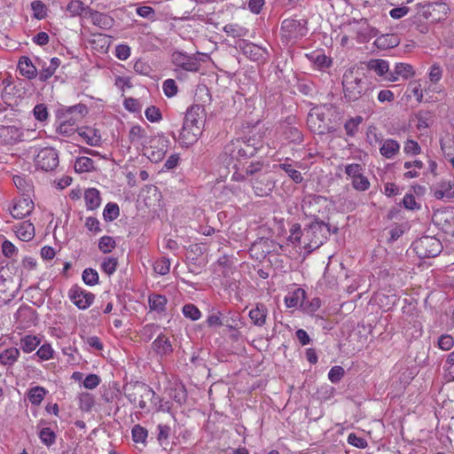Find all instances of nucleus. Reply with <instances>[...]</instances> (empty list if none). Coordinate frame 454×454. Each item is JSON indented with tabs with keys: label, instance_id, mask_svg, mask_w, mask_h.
Segmentation results:
<instances>
[{
	"label": "nucleus",
	"instance_id": "1",
	"mask_svg": "<svg viewBox=\"0 0 454 454\" xmlns=\"http://www.w3.org/2000/svg\"><path fill=\"white\" fill-rule=\"evenodd\" d=\"M342 85L346 98L349 100L357 99L366 89L364 73L358 67H350L343 74Z\"/></svg>",
	"mask_w": 454,
	"mask_h": 454
},
{
	"label": "nucleus",
	"instance_id": "2",
	"mask_svg": "<svg viewBox=\"0 0 454 454\" xmlns=\"http://www.w3.org/2000/svg\"><path fill=\"white\" fill-rule=\"evenodd\" d=\"M125 395L131 403H137L141 410L147 408V401L156 404L160 397L151 387L145 383L136 382L124 388Z\"/></svg>",
	"mask_w": 454,
	"mask_h": 454
},
{
	"label": "nucleus",
	"instance_id": "3",
	"mask_svg": "<svg viewBox=\"0 0 454 454\" xmlns=\"http://www.w3.org/2000/svg\"><path fill=\"white\" fill-rule=\"evenodd\" d=\"M206 122V115H184L180 132L181 143L186 146L193 145L200 137Z\"/></svg>",
	"mask_w": 454,
	"mask_h": 454
},
{
	"label": "nucleus",
	"instance_id": "4",
	"mask_svg": "<svg viewBox=\"0 0 454 454\" xmlns=\"http://www.w3.org/2000/svg\"><path fill=\"white\" fill-rule=\"evenodd\" d=\"M257 149L250 138H237L224 146L223 153L230 157L228 164H231L233 160L241 161L254 156Z\"/></svg>",
	"mask_w": 454,
	"mask_h": 454
},
{
	"label": "nucleus",
	"instance_id": "5",
	"mask_svg": "<svg viewBox=\"0 0 454 454\" xmlns=\"http://www.w3.org/2000/svg\"><path fill=\"white\" fill-rule=\"evenodd\" d=\"M331 234V225L316 218L307 228L304 229V236L309 243L304 247L314 250L321 247Z\"/></svg>",
	"mask_w": 454,
	"mask_h": 454
},
{
	"label": "nucleus",
	"instance_id": "6",
	"mask_svg": "<svg viewBox=\"0 0 454 454\" xmlns=\"http://www.w3.org/2000/svg\"><path fill=\"white\" fill-rule=\"evenodd\" d=\"M412 247L418 257L432 258L437 256L442 250L441 241L435 237L423 236L412 243Z\"/></svg>",
	"mask_w": 454,
	"mask_h": 454
},
{
	"label": "nucleus",
	"instance_id": "7",
	"mask_svg": "<svg viewBox=\"0 0 454 454\" xmlns=\"http://www.w3.org/2000/svg\"><path fill=\"white\" fill-rule=\"evenodd\" d=\"M306 20L286 19L282 22L281 35L287 42L297 40L306 35Z\"/></svg>",
	"mask_w": 454,
	"mask_h": 454
},
{
	"label": "nucleus",
	"instance_id": "8",
	"mask_svg": "<svg viewBox=\"0 0 454 454\" xmlns=\"http://www.w3.org/2000/svg\"><path fill=\"white\" fill-rule=\"evenodd\" d=\"M450 12L448 4H424L418 5V14L433 21H440L446 19Z\"/></svg>",
	"mask_w": 454,
	"mask_h": 454
},
{
	"label": "nucleus",
	"instance_id": "9",
	"mask_svg": "<svg viewBox=\"0 0 454 454\" xmlns=\"http://www.w3.org/2000/svg\"><path fill=\"white\" fill-rule=\"evenodd\" d=\"M35 162L42 170L51 171L59 165V154L54 148L44 147L37 153Z\"/></svg>",
	"mask_w": 454,
	"mask_h": 454
},
{
	"label": "nucleus",
	"instance_id": "10",
	"mask_svg": "<svg viewBox=\"0 0 454 454\" xmlns=\"http://www.w3.org/2000/svg\"><path fill=\"white\" fill-rule=\"evenodd\" d=\"M68 297L71 301L79 309H86L94 302V294L86 291L78 285H74L68 291Z\"/></svg>",
	"mask_w": 454,
	"mask_h": 454
},
{
	"label": "nucleus",
	"instance_id": "11",
	"mask_svg": "<svg viewBox=\"0 0 454 454\" xmlns=\"http://www.w3.org/2000/svg\"><path fill=\"white\" fill-rule=\"evenodd\" d=\"M345 173L352 178V186L359 192L367 191L370 187L368 178L363 175V167L358 163L348 164L345 167Z\"/></svg>",
	"mask_w": 454,
	"mask_h": 454
},
{
	"label": "nucleus",
	"instance_id": "12",
	"mask_svg": "<svg viewBox=\"0 0 454 454\" xmlns=\"http://www.w3.org/2000/svg\"><path fill=\"white\" fill-rule=\"evenodd\" d=\"M172 61L176 67L190 72H197L200 66L196 58L178 51L173 53Z\"/></svg>",
	"mask_w": 454,
	"mask_h": 454
},
{
	"label": "nucleus",
	"instance_id": "13",
	"mask_svg": "<svg viewBox=\"0 0 454 454\" xmlns=\"http://www.w3.org/2000/svg\"><path fill=\"white\" fill-rule=\"evenodd\" d=\"M34 209V202L29 197L19 199L12 207L11 214L14 218L21 219L30 215Z\"/></svg>",
	"mask_w": 454,
	"mask_h": 454
},
{
	"label": "nucleus",
	"instance_id": "14",
	"mask_svg": "<svg viewBox=\"0 0 454 454\" xmlns=\"http://www.w3.org/2000/svg\"><path fill=\"white\" fill-rule=\"evenodd\" d=\"M273 187L274 183L266 173L260 174L253 181V188L258 196L269 194Z\"/></svg>",
	"mask_w": 454,
	"mask_h": 454
},
{
	"label": "nucleus",
	"instance_id": "15",
	"mask_svg": "<svg viewBox=\"0 0 454 454\" xmlns=\"http://www.w3.org/2000/svg\"><path fill=\"white\" fill-rule=\"evenodd\" d=\"M414 74L415 72L411 65L406 63H397L395 66L394 70H390V74H388L387 82H397L400 77L409 79L410 77H412Z\"/></svg>",
	"mask_w": 454,
	"mask_h": 454
},
{
	"label": "nucleus",
	"instance_id": "16",
	"mask_svg": "<svg viewBox=\"0 0 454 454\" xmlns=\"http://www.w3.org/2000/svg\"><path fill=\"white\" fill-rule=\"evenodd\" d=\"M369 70L373 71L379 77L387 82L388 74H390L388 61L381 59H372L366 63Z\"/></svg>",
	"mask_w": 454,
	"mask_h": 454
},
{
	"label": "nucleus",
	"instance_id": "17",
	"mask_svg": "<svg viewBox=\"0 0 454 454\" xmlns=\"http://www.w3.org/2000/svg\"><path fill=\"white\" fill-rule=\"evenodd\" d=\"M87 13H89L87 19H90L93 25L102 29H109L114 25V19L107 14L101 13L92 9L87 11Z\"/></svg>",
	"mask_w": 454,
	"mask_h": 454
},
{
	"label": "nucleus",
	"instance_id": "18",
	"mask_svg": "<svg viewBox=\"0 0 454 454\" xmlns=\"http://www.w3.org/2000/svg\"><path fill=\"white\" fill-rule=\"evenodd\" d=\"M153 349L160 356H167L173 352L171 341L165 334L160 333L152 343Z\"/></svg>",
	"mask_w": 454,
	"mask_h": 454
},
{
	"label": "nucleus",
	"instance_id": "19",
	"mask_svg": "<svg viewBox=\"0 0 454 454\" xmlns=\"http://www.w3.org/2000/svg\"><path fill=\"white\" fill-rule=\"evenodd\" d=\"M249 317L256 326H263L266 323L268 309L263 303H257L254 309L249 311Z\"/></svg>",
	"mask_w": 454,
	"mask_h": 454
},
{
	"label": "nucleus",
	"instance_id": "20",
	"mask_svg": "<svg viewBox=\"0 0 454 454\" xmlns=\"http://www.w3.org/2000/svg\"><path fill=\"white\" fill-rule=\"evenodd\" d=\"M239 47L243 54L254 61L262 59L266 54L262 47L251 43L244 42Z\"/></svg>",
	"mask_w": 454,
	"mask_h": 454
},
{
	"label": "nucleus",
	"instance_id": "21",
	"mask_svg": "<svg viewBox=\"0 0 454 454\" xmlns=\"http://www.w3.org/2000/svg\"><path fill=\"white\" fill-rule=\"evenodd\" d=\"M223 323L229 330H238L243 325L240 314L233 310L223 311Z\"/></svg>",
	"mask_w": 454,
	"mask_h": 454
},
{
	"label": "nucleus",
	"instance_id": "22",
	"mask_svg": "<svg viewBox=\"0 0 454 454\" xmlns=\"http://www.w3.org/2000/svg\"><path fill=\"white\" fill-rule=\"evenodd\" d=\"M325 115H308L307 118V123L311 125H317V127L314 129L315 132H317L318 134H325V133H331L335 130V129L332 126H329L325 121Z\"/></svg>",
	"mask_w": 454,
	"mask_h": 454
},
{
	"label": "nucleus",
	"instance_id": "23",
	"mask_svg": "<svg viewBox=\"0 0 454 454\" xmlns=\"http://www.w3.org/2000/svg\"><path fill=\"white\" fill-rule=\"evenodd\" d=\"M20 349L15 347H11L0 352V364L4 366H12L20 357Z\"/></svg>",
	"mask_w": 454,
	"mask_h": 454
},
{
	"label": "nucleus",
	"instance_id": "24",
	"mask_svg": "<svg viewBox=\"0 0 454 454\" xmlns=\"http://www.w3.org/2000/svg\"><path fill=\"white\" fill-rule=\"evenodd\" d=\"M20 73L27 79H33L36 76L37 70L28 57L23 56L18 63Z\"/></svg>",
	"mask_w": 454,
	"mask_h": 454
},
{
	"label": "nucleus",
	"instance_id": "25",
	"mask_svg": "<svg viewBox=\"0 0 454 454\" xmlns=\"http://www.w3.org/2000/svg\"><path fill=\"white\" fill-rule=\"evenodd\" d=\"M84 200L88 210H95L101 204L100 192L96 188L87 189L84 192Z\"/></svg>",
	"mask_w": 454,
	"mask_h": 454
},
{
	"label": "nucleus",
	"instance_id": "26",
	"mask_svg": "<svg viewBox=\"0 0 454 454\" xmlns=\"http://www.w3.org/2000/svg\"><path fill=\"white\" fill-rule=\"evenodd\" d=\"M434 196L437 200L447 199L451 200L454 198V184L450 181H442L439 184L438 189L434 191Z\"/></svg>",
	"mask_w": 454,
	"mask_h": 454
},
{
	"label": "nucleus",
	"instance_id": "27",
	"mask_svg": "<svg viewBox=\"0 0 454 454\" xmlns=\"http://www.w3.org/2000/svg\"><path fill=\"white\" fill-rule=\"evenodd\" d=\"M147 138V133L145 129L139 125H133L129 132V140L130 144L138 146L143 145Z\"/></svg>",
	"mask_w": 454,
	"mask_h": 454
},
{
	"label": "nucleus",
	"instance_id": "28",
	"mask_svg": "<svg viewBox=\"0 0 454 454\" xmlns=\"http://www.w3.org/2000/svg\"><path fill=\"white\" fill-rule=\"evenodd\" d=\"M16 235L22 241H29L35 237V227L30 222H23L16 227Z\"/></svg>",
	"mask_w": 454,
	"mask_h": 454
},
{
	"label": "nucleus",
	"instance_id": "29",
	"mask_svg": "<svg viewBox=\"0 0 454 454\" xmlns=\"http://www.w3.org/2000/svg\"><path fill=\"white\" fill-rule=\"evenodd\" d=\"M306 298V292L302 288H297L285 297V303L287 308L301 307V301Z\"/></svg>",
	"mask_w": 454,
	"mask_h": 454
},
{
	"label": "nucleus",
	"instance_id": "30",
	"mask_svg": "<svg viewBox=\"0 0 454 454\" xmlns=\"http://www.w3.org/2000/svg\"><path fill=\"white\" fill-rule=\"evenodd\" d=\"M400 150V145L394 139H387L384 141L380 152L382 156L387 159H391L398 153Z\"/></svg>",
	"mask_w": 454,
	"mask_h": 454
},
{
	"label": "nucleus",
	"instance_id": "31",
	"mask_svg": "<svg viewBox=\"0 0 454 454\" xmlns=\"http://www.w3.org/2000/svg\"><path fill=\"white\" fill-rule=\"evenodd\" d=\"M41 343V340L35 335H26L20 340V348L25 353H31Z\"/></svg>",
	"mask_w": 454,
	"mask_h": 454
},
{
	"label": "nucleus",
	"instance_id": "32",
	"mask_svg": "<svg viewBox=\"0 0 454 454\" xmlns=\"http://www.w3.org/2000/svg\"><path fill=\"white\" fill-rule=\"evenodd\" d=\"M67 10L71 13L73 16H83L84 18H87L88 14L87 11H90V8L86 6L82 1L80 0H72L67 4Z\"/></svg>",
	"mask_w": 454,
	"mask_h": 454
},
{
	"label": "nucleus",
	"instance_id": "33",
	"mask_svg": "<svg viewBox=\"0 0 454 454\" xmlns=\"http://www.w3.org/2000/svg\"><path fill=\"white\" fill-rule=\"evenodd\" d=\"M441 148L444 157L454 168V138L446 137L441 140Z\"/></svg>",
	"mask_w": 454,
	"mask_h": 454
},
{
	"label": "nucleus",
	"instance_id": "34",
	"mask_svg": "<svg viewBox=\"0 0 454 454\" xmlns=\"http://www.w3.org/2000/svg\"><path fill=\"white\" fill-rule=\"evenodd\" d=\"M150 309L158 312L166 310L167 298L161 294H152L148 299Z\"/></svg>",
	"mask_w": 454,
	"mask_h": 454
},
{
	"label": "nucleus",
	"instance_id": "35",
	"mask_svg": "<svg viewBox=\"0 0 454 454\" xmlns=\"http://www.w3.org/2000/svg\"><path fill=\"white\" fill-rule=\"evenodd\" d=\"M223 311L212 308L206 320L207 326L211 328L223 326Z\"/></svg>",
	"mask_w": 454,
	"mask_h": 454
},
{
	"label": "nucleus",
	"instance_id": "36",
	"mask_svg": "<svg viewBox=\"0 0 454 454\" xmlns=\"http://www.w3.org/2000/svg\"><path fill=\"white\" fill-rule=\"evenodd\" d=\"M74 169L78 173L90 172L94 169V161L89 157H79L75 160Z\"/></svg>",
	"mask_w": 454,
	"mask_h": 454
},
{
	"label": "nucleus",
	"instance_id": "37",
	"mask_svg": "<svg viewBox=\"0 0 454 454\" xmlns=\"http://www.w3.org/2000/svg\"><path fill=\"white\" fill-rule=\"evenodd\" d=\"M46 395V390L43 387H32L27 394V397L29 402L33 405H39L43 400Z\"/></svg>",
	"mask_w": 454,
	"mask_h": 454
},
{
	"label": "nucleus",
	"instance_id": "38",
	"mask_svg": "<svg viewBox=\"0 0 454 454\" xmlns=\"http://www.w3.org/2000/svg\"><path fill=\"white\" fill-rule=\"evenodd\" d=\"M60 65V59L59 58H52L51 59L50 65L47 67L43 68L39 74V79L43 82L48 80L50 77H51L57 68Z\"/></svg>",
	"mask_w": 454,
	"mask_h": 454
},
{
	"label": "nucleus",
	"instance_id": "39",
	"mask_svg": "<svg viewBox=\"0 0 454 454\" xmlns=\"http://www.w3.org/2000/svg\"><path fill=\"white\" fill-rule=\"evenodd\" d=\"M95 405L94 395L88 392L79 395V407L82 411H90Z\"/></svg>",
	"mask_w": 454,
	"mask_h": 454
},
{
	"label": "nucleus",
	"instance_id": "40",
	"mask_svg": "<svg viewBox=\"0 0 454 454\" xmlns=\"http://www.w3.org/2000/svg\"><path fill=\"white\" fill-rule=\"evenodd\" d=\"M38 436L41 442L47 447L53 445L57 438L56 434L50 427L42 428L38 433Z\"/></svg>",
	"mask_w": 454,
	"mask_h": 454
},
{
	"label": "nucleus",
	"instance_id": "41",
	"mask_svg": "<svg viewBox=\"0 0 454 454\" xmlns=\"http://www.w3.org/2000/svg\"><path fill=\"white\" fill-rule=\"evenodd\" d=\"M120 215V208L116 203L109 202L106 205L103 211V217L106 222L115 220Z\"/></svg>",
	"mask_w": 454,
	"mask_h": 454
},
{
	"label": "nucleus",
	"instance_id": "42",
	"mask_svg": "<svg viewBox=\"0 0 454 454\" xmlns=\"http://www.w3.org/2000/svg\"><path fill=\"white\" fill-rule=\"evenodd\" d=\"M82 278L87 286H96L99 283V276L96 270L92 268H87L82 271Z\"/></svg>",
	"mask_w": 454,
	"mask_h": 454
},
{
	"label": "nucleus",
	"instance_id": "43",
	"mask_svg": "<svg viewBox=\"0 0 454 454\" xmlns=\"http://www.w3.org/2000/svg\"><path fill=\"white\" fill-rule=\"evenodd\" d=\"M13 183L15 186L23 193H27L32 189V184L30 178L24 176L16 175L13 176Z\"/></svg>",
	"mask_w": 454,
	"mask_h": 454
},
{
	"label": "nucleus",
	"instance_id": "44",
	"mask_svg": "<svg viewBox=\"0 0 454 454\" xmlns=\"http://www.w3.org/2000/svg\"><path fill=\"white\" fill-rule=\"evenodd\" d=\"M31 9L33 11V17L37 20L45 19L47 16V7L40 0H35L31 3Z\"/></svg>",
	"mask_w": 454,
	"mask_h": 454
},
{
	"label": "nucleus",
	"instance_id": "45",
	"mask_svg": "<svg viewBox=\"0 0 454 454\" xmlns=\"http://www.w3.org/2000/svg\"><path fill=\"white\" fill-rule=\"evenodd\" d=\"M116 247V242L111 236H103L98 241V249L103 254H108Z\"/></svg>",
	"mask_w": 454,
	"mask_h": 454
},
{
	"label": "nucleus",
	"instance_id": "46",
	"mask_svg": "<svg viewBox=\"0 0 454 454\" xmlns=\"http://www.w3.org/2000/svg\"><path fill=\"white\" fill-rule=\"evenodd\" d=\"M362 121L363 119L360 115H356L355 118H350L348 121H347L344 125L347 135L348 137H354L356 134L358 126Z\"/></svg>",
	"mask_w": 454,
	"mask_h": 454
},
{
	"label": "nucleus",
	"instance_id": "47",
	"mask_svg": "<svg viewBox=\"0 0 454 454\" xmlns=\"http://www.w3.org/2000/svg\"><path fill=\"white\" fill-rule=\"evenodd\" d=\"M279 168L283 169L294 183L301 184L302 182L303 177L301 173L294 169L291 164L281 163L279 164Z\"/></svg>",
	"mask_w": 454,
	"mask_h": 454
},
{
	"label": "nucleus",
	"instance_id": "48",
	"mask_svg": "<svg viewBox=\"0 0 454 454\" xmlns=\"http://www.w3.org/2000/svg\"><path fill=\"white\" fill-rule=\"evenodd\" d=\"M321 307V300L317 297L313 298L311 301H308L307 297L304 301H301V308L303 311L309 314H313Z\"/></svg>",
	"mask_w": 454,
	"mask_h": 454
},
{
	"label": "nucleus",
	"instance_id": "49",
	"mask_svg": "<svg viewBox=\"0 0 454 454\" xmlns=\"http://www.w3.org/2000/svg\"><path fill=\"white\" fill-rule=\"evenodd\" d=\"M183 314L186 318L196 321L200 318V310L192 303L185 304L183 307Z\"/></svg>",
	"mask_w": 454,
	"mask_h": 454
},
{
	"label": "nucleus",
	"instance_id": "50",
	"mask_svg": "<svg viewBox=\"0 0 454 454\" xmlns=\"http://www.w3.org/2000/svg\"><path fill=\"white\" fill-rule=\"evenodd\" d=\"M131 434L132 439L135 442L145 443L147 438L148 432L144 427L137 424L133 427Z\"/></svg>",
	"mask_w": 454,
	"mask_h": 454
},
{
	"label": "nucleus",
	"instance_id": "51",
	"mask_svg": "<svg viewBox=\"0 0 454 454\" xmlns=\"http://www.w3.org/2000/svg\"><path fill=\"white\" fill-rule=\"evenodd\" d=\"M6 282V278H4L3 275H0V301L3 303H7L15 297L13 293H9L7 291Z\"/></svg>",
	"mask_w": 454,
	"mask_h": 454
},
{
	"label": "nucleus",
	"instance_id": "52",
	"mask_svg": "<svg viewBox=\"0 0 454 454\" xmlns=\"http://www.w3.org/2000/svg\"><path fill=\"white\" fill-rule=\"evenodd\" d=\"M117 266L118 260L114 257H106L101 263L102 270L109 276L116 271Z\"/></svg>",
	"mask_w": 454,
	"mask_h": 454
},
{
	"label": "nucleus",
	"instance_id": "53",
	"mask_svg": "<svg viewBox=\"0 0 454 454\" xmlns=\"http://www.w3.org/2000/svg\"><path fill=\"white\" fill-rule=\"evenodd\" d=\"M154 271L160 275H166L170 270V261L168 258L162 257L157 260L153 265Z\"/></svg>",
	"mask_w": 454,
	"mask_h": 454
},
{
	"label": "nucleus",
	"instance_id": "54",
	"mask_svg": "<svg viewBox=\"0 0 454 454\" xmlns=\"http://www.w3.org/2000/svg\"><path fill=\"white\" fill-rule=\"evenodd\" d=\"M165 153L166 151L163 148L154 150L152 146L146 147L144 153V154L146 155L148 159L153 162H158L161 160Z\"/></svg>",
	"mask_w": 454,
	"mask_h": 454
},
{
	"label": "nucleus",
	"instance_id": "55",
	"mask_svg": "<svg viewBox=\"0 0 454 454\" xmlns=\"http://www.w3.org/2000/svg\"><path fill=\"white\" fill-rule=\"evenodd\" d=\"M75 130L76 128L74 127V121H73L72 120L63 121L58 127L59 133L67 137H69L72 134H74Z\"/></svg>",
	"mask_w": 454,
	"mask_h": 454
},
{
	"label": "nucleus",
	"instance_id": "56",
	"mask_svg": "<svg viewBox=\"0 0 454 454\" xmlns=\"http://www.w3.org/2000/svg\"><path fill=\"white\" fill-rule=\"evenodd\" d=\"M345 374L344 369L340 365H335L331 368L328 373V379L332 383H338Z\"/></svg>",
	"mask_w": 454,
	"mask_h": 454
},
{
	"label": "nucleus",
	"instance_id": "57",
	"mask_svg": "<svg viewBox=\"0 0 454 454\" xmlns=\"http://www.w3.org/2000/svg\"><path fill=\"white\" fill-rule=\"evenodd\" d=\"M124 107L127 111L139 113L142 110L143 104L136 98H129L124 100Z\"/></svg>",
	"mask_w": 454,
	"mask_h": 454
},
{
	"label": "nucleus",
	"instance_id": "58",
	"mask_svg": "<svg viewBox=\"0 0 454 454\" xmlns=\"http://www.w3.org/2000/svg\"><path fill=\"white\" fill-rule=\"evenodd\" d=\"M262 168H263V162L262 161H254V162H251L244 170V173L247 176H257L260 175V174H262Z\"/></svg>",
	"mask_w": 454,
	"mask_h": 454
},
{
	"label": "nucleus",
	"instance_id": "59",
	"mask_svg": "<svg viewBox=\"0 0 454 454\" xmlns=\"http://www.w3.org/2000/svg\"><path fill=\"white\" fill-rule=\"evenodd\" d=\"M285 134L286 139H289L291 142L295 144L301 143L303 138L301 132L294 127H289Z\"/></svg>",
	"mask_w": 454,
	"mask_h": 454
},
{
	"label": "nucleus",
	"instance_id": "60",
	"mask_svg": "<svg viewBox=\"0 0 454 454\" xmlns=\"http://www.w3.org/2000/svg\"><path fill=\"white\" fill-rule=\"evenodd\" d=\"M53 349L49 343L43 344L35 353L41 360H49L52 357Z\"/></svg>",
	"mask_w": 454,
	"mask_h": 454
},
{
	"label": "nucleus",
	"instance_id": "61",
	"mask_svg": "<svg viewBox=\"0 0 454 454\" xmlns=\"http://www.w3.org/2000/svg\"><path fill=\"white\" fill-rule=\"evenodd\" d=\"M162 89L164 91V94L170 98L175 96L177 93V85L173 79H167L163 82Z\"/></svg>",
	"mask_w": 454,
	"mask_h": 454
},
{
	"label": "nucleus",
	"instance_id": "62",
	"mask_svg": "<svg viewBox=\"0 0 454 454\" xmlns=\"http://www.w3.org/2000/svg\"><path fill=\"white\" fill-rule=\"evenodd\" d=\"M454 346V340L451 335L442 334L438 339V347L442 350H450Z\"/></svg>",
	"mask_w": 454,
	"mask_h": 454
},
{
	"label": "nucleus",
	"instance_id": "63",
	"mask_svg": "<svg viewBox=\"0 0 454 454\" xmlns=\"http://www.w3.org/2000/svg\"><path fill=\"white\" fill-rule=\"evenodd\" d=\"M100 378L97 374L90 373L83 380V386L88 389H94L100 384Z\"/></svg>",
	"mask_w": 454,
	"mask_h": 454
},
{
	"label": "nucleus",
	"instance_id": "64",
	"mask_svg": "<svg viewBox=\"0 0 454 454\" xmlns=\"http://www.w3.org/2000/svg\"><path fill=\"white\" fill-rule=\"evenodd\" d=\"M348 442L355 447L364 449L367 447L368 443L364 438L357 436L356 434H349L348 436Z\"/></svg>",
	"mask_w": 454,
	"mask_h": 454
}]
</instances>
